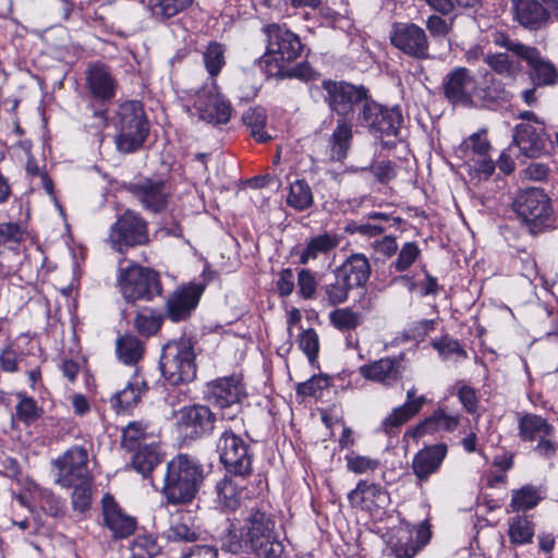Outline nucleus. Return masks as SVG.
I'll list each match as a JSON object with an SVG mask.
<instances>
[{"instance_id": "26", "label": "nucleus", "mask_w": 558, "mask_h": 558, "mask_svg": "<svg viewBox=\"0 0 558 558\" xmlns=\"http://www.w3.org/2000/svg\"><path fill=\"white\" fill-rule=\"evenodd\" d=\"M102 514L106 526L116 538H124L136 530V519L126 514L109 494L102 498Z\"/></svg>"}, {"instance_id": "36", "label": "nucleus", "mask_w": 558, "mask_h": 558, "mask_svg": "<svg viewBox=\"0 0 558 558\" xmlns=\"http://www.w3.org/2000/svg\"><path fill=\"white\" fill-rule=\"evenodd\" d=\"M147 390L146 381L135 375L122 390L112 395L110 398L111 407L117 412L129 411L140 403L142 396Z\"/></svg>"}, {"instance_id": "45", "label": "nucleus", "mask_w": 558, "mask_h": 558, "mask_svg": "<svg viewBox=\"0 0 558 558\" xmlns=\"http://www.w3.org/2000/svg\"><path fill=\"white\" fill-rule=\"evenodd\" d=\"M243 124L250 130L251 136L259 142L266 143L271 136L265 130L267 122L266 110L263 107H251L242 116Z\"/></svg>"}, {"instance_id": "47", "label": "nucleus", "mask_w": 558, "mask_h": 558, "mask_svg": "<svg viewBox=\"0 0 558 558\" xmlns=\"http://www.w3.org/2000/svg\"><path fill=\"white\" fill-rule=\"evenodd\" d=\"M129 558H155L161 553L156 535L147 532L137 533L129 546Z\"/></svg>"}, {"instance_id": "32", "label": "nucleus", "mask_w": 558, "mask_h": 558, "mask_svg": "<svg viewBox=\"0 0 558 558\" xmlns=\"http://www.w3.org/2000/svg\"><path fill=\"white\" fill-rule=\"evenodd\" d=\"M335 270L342 277V280L352 284L353 289L364 287L372 272L367 257L361 253L351 254Z\"/></svg>"}, {"instance_id": "53", "label": "nucleus", "mask_w": 558, "mask_h": 558, "mask_svg": "<svg viewBox=\"0 0 558 558\" xmlns=\"http://www.w3.org/2000/svg\"><path fill=\"white\" fill-rule=\"evenodd\" d=\"M490 148L492 146L485 130L473 133L460 145V149L464 153V156L470 159L472 157H483L487 155Z\"/></svg>"}, {"instance_id": "51", "label": "nucleus", "mask_w": 558, "mask_h": 558, "mask_svg": "<svg viewBox=\"0 0 558 558\" xmlns=\"http://www.w3.org/2000/svg\"><path fill=\"white\" fill-rule=\"evenodd\" d=\"M335 280L322 287L324 299L330 306H337L348 301L352 284L342 280V277L335 270Z\"/></svg>"}, {"instance_id": "7", "label": "nucleus", "mask_w": 558, "mask_h": 558, "mask_svg": "<svg viewBox=\"0 0 558 558\" xmlns=\"http://www.w3.org/2000/svg\"><path fill=\"white\" fill-rule=\"evenodd\" d=\"M322 90L329 110L339 118L352 119L371 96L369 89L364 85L347 81L324 80Z\"/></svg>"}, {"instance_id": "25", "label": "nucleus", "mask_w": 558, "mask_h": 558, "mask_svg": "<svg viewBox=\"0 0 558 558\" xmlns=\"http://www.w3.org/2000/svg\"><path fill=\"white\" fill-rule=\"evenodd\" d=\"M424 396H416V389L411 388L407 392L404 404L395 408L392 412L381 422V429L385 434L396 435L398 429L415 416L426 403Z\"/></svg>"}, {"instance_id": "60", "label": "nucleus", "mask_w": 558, "mask_h": 558, "mask_svg": "<svg viewBox=\"0 0 558 558\" xmlns=\"http://www.w3.org/2000/svg\"><path fill=\"white\" fill-rule=\"evenodd\" d=\"M299 293L305 300L314 299L318 286L316 272L302 268L298 274Z\"/></svg>"}, {"instance_id": "14", "label": "nucleus", "mask_w": 558, "mask_h": 558, "mask_svg": "<svg viewBox=\"0 0 558 558\" xmlns=\"http://www.w3.org/2000/svg\"><path fill=\"white\" fill-rule=\"evenodd\" d=\"M148 242V222L135 210L126 209L110 228L109 243L119 253Z\"/></svg>"}, {"instance_id": "22", "label": "nucleus", "mask_w": 558, "mask_h": 558, "mask_svg": "<svg viewBox=\"0 0 558 558\" xmlns=\"http://www.w3.org/2000/svg\"><path fill=\"white\" fill-rule=\"evenodd\" d=\"M403 360V354L383 357L362 365L360 374L367 380L379 383L386 387H393L402 379Z\"/></svg>"}, {"instance_id": "40", "label": "nucleus", "mask_w": 558, "mask_h": 558, "mask_svg": "<svg viewBox=\"0 0 558 558\" xmlns=\"http://www.w3.org/2000/svg\"><path fill=\"white\" fill-rule=\"evenodd\" d=\"M165 314L153 307H144L136 312L133 328L140 336L150 338L159 332L165 322Z\"/></svg>"}, {"instance_id": "61", "label": "nucleus", "mask_w": 558, "mask_h": 558, "mask_svg": "<svg viewBox=\"0 0 558 558\" xmlns=\"http://www.w3.org/2000/svg\"><path fill=\"white\" fill-rule=\"evenodd\" d=\"M457 396L465 409V411L470 414H474L478 408V398L476 391L470 385L460 381L457 384Z\"/></svg>"}, {"instance_id": "8", "label": "nucleus", "mask_w": 558, "mask_h": 558, "mask_svg": "<svg viewBox=\"0 0 558 558\" xmlns=\"http://www.w3.org/2000/svg\"><path fill=\"white\" fill-rule=\"evenodd\" d=\"M118 286L124 300L132 304L137 301L149 302L162 292L159 274L136 264L120 270Z\"/></svg>"}, {"instance_id": "50", "label": "nucleus", "mask_w": 558, "mask_h": 558, "mask_svg": "<svg viewBox=\"0 0 558 558\" xmlns=\"http://www.w3.org/2000/svg\"><path fill=\"white\" fill-rule=\"evenodd\" d=\"M329 322L337 330L350 332L361 326L364 318L362 313L355 312L351 307H340L329 313Z\"/></svg>"}, {"instance_id": "62", "label": "nucleus", "mask_w": 558, "mask_h": 558, "mask_svg": "<svg viewBox=\"0 0 558 558\" xmlns=\"http://www.w3.org/2000/svg\"><path fill=\"white\" fill-rule=\"evenodd\" d=\"M40 508L51 517H59L64 513V501L52 492L44 490L39 498Z\"/></svg>"}, {"instance_id": "3", "label": "nucleus", "mask_w": 558, "mask_h": 558, "mask_svg": "<svg viewBox=\"0 0 558 558\" xmlns=\"http://www.w3.org/2000/svg\"><path fill=\"white\" fill-rule=\"evenodd\" d=\"M114 144L118 151L133 154L146 142L150 125L144 106L138 100H128L118 108Z\"/></svg>"}, {"instance_id": "30", "label": "nucleus", "mask_w": 558, "mask_h": 558, "mask_svg": "<svg viewBox=\"0 0 558 558\" xmlns=\"http://www.w3.org/2000/svg\"><path fill=\"white\" fill-rule=\"evenodd\" d=\"M244 481L234 475L226 473L223 478L215 486V502L222 511L233 512L241 505V495L244 489Z\"/></svg>"}, {"instance_id": "24", "label": "nucleus", "mask_w": 558, "mask_h": 558, "mask_svg": "<svg viewBox=\"0 0 558 558\" xmlns=\"http://www.w3.org/2000/svg\"><path fill=\"white\" fill-rule=\"evenodd\" d=\"M348 499L353 507L374 512L388 506L390 498L388 492L379 484L361 480L354 489L348 494Z\"/></svg>"}, {"instance_id": "34", "label": "nucleus", "mask_w": 558, "mask_h": 558, "mask_svg": "<svg viewBox=\"0 0 558 558\" xmlns=\"http://www.w3.org/2000/svg\"><path fill=\"white\" fill-rule=\"evenodd\" d=\"M547 497V487L544 484H525L511 490L509 508L511 512H525L535 509Z\"/></svg>"}, {"instance_id": "57", "label": "nucleus", "mask_w": 558, "mask_h": 558, "mask_svg": "<svg viewBox=\"0 0 558 558\" xmlns=\"http://www.w3.org/2000/svg\"><path fill=\"white\" fill-rule=\"evenodd\" d=\"M72 507L74 511L80 513L86 512L92 502V481H84L73 485Z\"/></svg>"}, {"instance_id": "35", "label": "nucleus", "mask_w": 558, "mask_h": 558, "mask_svg": "<svg viewBox=\"0 0 558 558\" xmlns=\"http://www.w3.org/2000/svg\"><path fill=\"white\" fill-rule=\"evenodd\" d=\"M519 437L524 442H534L547 436H555V427L543 416L523 413L518 420Z\"/></svg>"}, {"instance_id": "43", "label": "nucleus", "mask_w": 558, "mask_h": 558, "mask_svg": "<svg viewBox=\"0 0 558 558\" xmlns=\"http://www.w3.org/2000/svg\"><path fill=\"white\" fill-rule=\"evenodd\" d=\"M134 452L132 465L143 476H147L161 462L159 446L156 441H149L142 448L131 450Z\"/></svg>"}, {"instance_id": "54", "label": "nucleus", "mask_w": 558, "mask_h": 558, "mask_svg": "<svg viewBox=\"0 0 558 558\" xmlns=\"http://www.w3.org/2000/svg\"><path fill=\"white\" fill-rule=\"evenodd\" d=\"M397 254V258L390 264V269L404 272L418 259L421 250L416 242H405Z\"/></svg>"}, {"instance_id": "41", "label": "nucleus", "mask_w": 558, "mask_h": 558, "mask_svg": "<svg viewBox=\"0 0 558 558\" xmlns=\"http://www.w3.org/2000/svg\"><path fill=\"white\" fill-rule=\"evenodd\" d=\"M535 535V524L532 517L515 514L508 520V536L513 545L532 543Z\"/></svg>"}, {"instance_id": "44", "label": "nucleus", "mask_w": 558, "mask_h": 558, "mask_svg": "<svg viewBox=\"0 0 558 558\" xmlns=\"http://www.w3.org/2000/svg\"><path fill=\"white\" fill-rule=\"evenodd\" d=\"M227 47L216 40H211L202 52L204 66L209 75L210 82L216 81L227 63Z\"/></svg>"}, {"instance_id": "28", "label": "nucleus", "mask_w": 558, "mask_h": 558, "mask_svg": "<svg viewBox=\"0 0 558 558\" xmlns=\"http://www.w3.org/2000/svg\"><path fill=\"white\" fill-rule=\"evenodd\" d=\"M447 456V446L437 444L425 447L413 458L412 470L420 482H426L429 476L436 473Z\"/></svg>"}, {"instance_id": "38", "label": "nucleus", "mask_w": 558, "mask_h": 558, "mask_svg": "<svg viewBox=\"0 0 558 558\" xmlns=\"http://www.w3.org/2000/svg\"><path fill=\"white\" fill-rule=\"evenodd\" d=\"M165 534L170 542L183 543H193L198 539L199 535L191 515L183 511L172 515L170 526Z\"/></svg>"}, {"instance_id": "63", "label": "nucleus", "mask_w": 558, "mask_h": 558, "mask_svg": "<svg viewBox=\"0 0 558 558\" xmlns=\"http://www.w3.org/2000/svg\"><path fill=\"white\" fill-rule=\"evenodd\" d=\"M328 385L326 376H313L296 386V393L303 397H317Z\"/></svg>"}, {"instance_id": "31", "label": "nucleus", "mask_w": 558, "mask_h": 558, "mask_svg": "<svg viewBox=\"0 0 558 558\" xmlns=\"http://www.w3.org/2000/svg\"><path fill=\"white\" fill-rule=\"evenodd\" d=\"M512 94L505 87V84L494 75H486L483 82L476 84L474 96L475 107H490L493 105L509 102Z\"/></svg>"}, {"instance_id": "15", "label": "nucleus", "mask_w": 558, "mask_h": 558, "mask_svg": "<svg viewBox=\"0 0 558 558\" xmlns=\"http://www.w3.org/2000/svg\"><path fill=\"white\" fill-rule=\"evenodd\" d=\"M390 44L415 60L430 59L429 41L424 28L412 22H396L389 34Z\"/></svg>"}, {"instance_id": "33", "label": "nucleus", "mask_w": 558, "mask_h": 558, "mask_svg": "<svg viewBox=\"0 0 558 558\" xmlns=\"http://www.w3.org/2000/svg\"><path fill=\"white\" fill-rule=\"evenodd\" d=\"M459 424V415L448 414L445 410L438 409L422 423L408 429L405 435L412 438H420L426 434H434L440 430L453 432Z\"/></svg>"}, {"instance_id": "58", "label": "nucleus", "mask_w": 558, "mask_h": 558, "mask_svg": "<svg viewBox=\"0 0 558 558\" xmlns=\"http://www.w3.org/2000/svg\"><path fill=\"white\" fill-rule=\"evenodd\" d=\"M347 469L354 474L373 472L379 466V461L365 456L351 452L345 456Z\"/></svg>"}, {"instance_id": "19", "label": "nucleus", "mask_w": 558, "mask_h": 558, "mask_svg": "<svg viewBox=\"0 0 558 558\" xmlns=\"http://www.w3.org/2000/svg\"><path fill=\"white\" fill-rule=\"evenodd\" d=\"M203 288L198 284H187L175 289L165 302V316L172 323H181L191 318L195 312Z\"/></svg>"}, {"instance_id": "11", "label": "nucleus", "mask_w": 558, "mask_h": 558, "mask_svg": "<svg viewBox=\"0 0 558 558\" xmlns=\"http://www.w3.org/2000/svg\"><path fill=\"white\" fill-rule=\"evenodd\" d=\"M513 206L532 234L541 233L551 227L553 209L543 190L533 187L521 191Z\"/></svg>"}, {"instance_id": "39", "label": "nucleus", "mask_w": 558, "mask_h": 558, "mask_svg": "<svg viewBox=\"0 0 558 558\" xmlns=\"http://www.w3.org/2000/svg\"><path fill=\"white\" fill-rule=\"evenodd\" d=\"M150 426L143 421L130 422L122 429L121 446L126 450H135L142 448L149 441H156Z\"/></svg>"}, {"instance_id": "17", "label": "nucleus", "mask_w": 558, "mask_h": 558, "mask_svg": "<svg viewBox=\"0 0 558 558\" xmlns=\"http://www.w3.org/2000/svg\"><path fill=\"white\" fill-rule=\"evenodd\" d=\"M216 414L203 404L181 408L177 414V427L186 440H197L213 434Z\"/></svg>"}, {"instance_id": "20", "label": "nucleus", "mask_w": 558, "mask_h": 558, "mask_svg": "<svg viewBox=\"0 0 558 558\" xmlns=\"http://www.w3.org/2000/svg\"><path fill=\"white\" fill-rule=\"evenodd\" d=\"M126 190L145 210L154 214L166 210L171 197V193L162 180L144 179L140 182L130 183Z\"/></svg>"}, {"instance_id": "59", "label": "nucleus", "mask_w": 558, "mask_h": 558, "mask_svg": "<svg viewBox=\"0 0 558 558\" xmlns=\"http://www.w3.org/2000/svg\"><path fill=\"white\" fill-rule=\"evenodd\" d=\"M299 348L306 354L311 364H313L318 356L319 338L315 329L308 328L303 330L298 340Z\"/></svg>"}, {"instance_id": "55", "label": "nucleus", "mask_w": 558, "mask_h": 558, "mask_svg": "<svg viewBox=\"0 0 558 558\" xmlns=\"http://www.w3.org/2000/svg\"><path fill=\"white\" fill-rule=\"evenodd\" d=\"M17 397L20 398V401L15 407V415L17 420L26 425L33 424L40 417L43 410L37 405V402L32 397H27L22 393H19Z\"/></svg>"}, {"instance_id": "49", "label": "nucleus", "mask_w": 558, "mask_h": 558, "mask_svg": "<svg viewBox=\"0 0 558 558\" xmlns=\"http://www.w3.org/2000/svg\"><path fill=\"white\" fill-rule=\"evenodd\" d=\"M352 123L350 118H339L332 132L331 149L337 157L344 158L352 142Z\"/></svg>"}, {"instance_id": "48", "label": "nucleus", "mask_w": 558, "mask_h": 558, "mask_svg": "<svg viewBox=\"0 0 558 558\" xmlns=\"http://www.w3.org/2000/svg\"><path fill=\"white\" fill-rule=\"evenodd\" d=\"M314 203V196L308 183L299 179L290 184L287 205L294 210L304 211Z\"/></svg>"}, {"instance_id": "12", "label": "nucleus", "mask_w": 558, "mask_h": 558, "mask_svg": "<svg viewBox=\"0 0 558 558\" xmlns=\"http://www.w3.org/2000/svg\"><path fill=\"white\" fill-rule=\"evenodd\" d=\"M187 101L198 118L207 123L219 125L229 122L232 107L219 92L216 81L203 85L187 94Z\"/></svg>"}, {"instance_id": "2", "label": "nucleus", "mask_w": 558, "mask_h": 558, "mask_svg": "<svg viewBox=\"0 0 558 558\" xmlns=\"http://www.w3.org/2000/svg\"><path fill=\"white\" fill-rule=\"evenodd\" d=\"M264 33L267 47L258 61L259 66L268 76H282L286 66L301 56V40L296 34L276 23L266 25Z\"/></svg>"}, {"instance_id": "6", "label": "nucleus", "mask_w": 558, "mask_h": 558, "mask_svg": "<svg viewBox=\"0 0 558 558\" xmlns=\"http://www.w3.org/2000/svg\"><path fill=\"white\" fill-rule=\"evenodd\" d=\"M196 354L191 339L180 338L163 345L160 371L163 378L173 386L192 383L196 378Z\"/></svg>"}, {"instance_id": "5", "label": "nucleus", "mask_w": 558, "mask_h": 558, "mask_svg": "<svg viewBox=\"0 0 558 558\" xmlns=\"http://www.w3.org/2000/svg\"><path fill=\"white\" fill-rule=\"evenodd\" d=\"M492 36L496 46L505 48L527 64L529 77L535 87L553 86L558 83V69L543 57L536 47L512 39L504 32H495Z\"/></svg>"}, {"instance_id": "37", "label": "nucleus", "mask_w": 558, "mask_h": 558, "mask_svg": "<svg viewBox=\"0 0 558 558\" xmlns=\"http://www.w3.org/2000/svg\"><path fill=\"white\" fill-rule=\"evenodd\" d=\"M146 351L145 342L133 333H124L116 340L118 360L125 365H136Z\"/></svg>"}, {"instance_id": "16", "label": "nucleus", "mask_w": 558, "mask_h": 558, "mask_svg": "<svg viewBox=\"0 0 558 558\" xmlns=\"http://www.w3.org/2000/svg\"><path fill=\"white\" fill-rule=\"evenodd\" d=\"M244 397V386L234 376L218 378L207 384L206 399L215 407L226 411L222 414L225 418H235Z\"/></svg>"}, {"instance_id": "52", "label": "nucleus", "mask_w": 558, "mask_h": 558, "mask_svg": "<svg viewBox=\"0 0 558 558\" xmlns=\"http://www.w3.org/2000/svg\"><path fill=\"white\" fill-rule=\"evenodd\" d=\"M484 62L497 74L508 77H514L521 69L519 61L502 52L486 54Z\"/></svg>"}, {"instance_id": "64", "label": "nucleus", "mask_w": 558, "mask_h": 558, "mask_svg": "<svg viewBox=\"0 0 558 558\" xmlns=\"http://www.w3.org/2000/svg\"><path fill=\"white\" fill-rule=\"evenodd\" d=\"M20 354L9 344L0 351V369L5 373H16L19 371Z\"/></svg>"}, {"instance_id": "27", "label": "nucleus", "mask_w": 558, "mask_h": 558, "mask_svg": "<svg viewBox=\"0 0 558 558\" xmlns=\"http://www.w3.org/2000/svg\"><path fill=\"white\" fill-rule=\"evenodd\" d=\"M341 235L336 232L325 231L308 238L303 248L298 252L299 263L306 265L320 257L327 258L341 243Z\"/></svg>"}, {"instance_id": "4", "label": "nucleus", "mask_w": 558, "mask_h": 558, "mask_svg": "<svg viewBox=\"0 0 558 558\" xmlns=\"http://www.w3.org/2000/svg\"><path fill=\"white\" fill-rule=\"evenodd\" d=\"M275 521L262 508H251L242 527L244 543L258 558H282L284 547L276 539Z\"/></svg>"}, {"instance_id": "42", "label": "nucleus", "mask_w": 558, "mask_h": 558, "mask_svg": "<svg viewBox=\"0 0 558 558\" xmlns=\"http://www.w3.org/2000/svg\"><path fill=\"white\" fill-rule=\"evenodd\" d=\"M412 533L409 524L400 525L393 531L388 545L395 558H413L418 553Z\"/></svg>"}, {"instance_id": "10", "label": "nucleus", "mask_w": 558, "mask_h": 558, "mask_svg": "<svg viewBox=\"0 0 558 558\" xmlns=\"http://www.w3.org/2000/svg\"><path fill=\"white\" fill-rule=\"evenodd\" d=\"M93 448L92 441H84L82 445H73L60 457L52 461L56 469V484L64 488L84 481H93L89 469V454Z\"/></svg>"}, {"instance_id": "13", "label": "nucleus", "mask_w": 558, "mask_h": 558, "mask_svg": "<svg viewBox=\"0 0 558 558\" xmlns=\"http://www.w3.org/2000/svg\"><path fill=\"white\" fill-rule=\"evenodd\" d=\"M217 452L227 473L246 480L253 473V452L232 429H225L218 438Z\"/></svg>"}, {"instance_id": "23", "label": "nucleus", "mask_w": 558, "mask_h": 558, "mask_svg": "<svg viewBox=\"0 0 558 558\" xmlns=\"http://www.w3.org/2000/svg\"><path fill=\"white\" fill-rule=\"evenodd\" d=\"M549 137L542 123H520L513 131V143L521 153L530 158H536L547 151Z\"/></svg>"}, {"instance_id": "9", "label": "nucleus", "mask_w": 558, "mask_h": 558, "mask_svg": "<svg viewBox=\"0 0 558 558\" xmlns=\"http://www.w3.org/2000/svg\"><path fill=\"white\" fill-rule=\"evenodd\" d=\"M402 123L403 114L399 106H384L372 95L356 114V124L375 137L397 136Z\"/></svg>"}, {"instance_id": "1", "label": "nucleus", "mask_w": 558, "mask_h": 558, "mask_svg": "<svg viewBox=\"0 0 558 558\" xmlns=\"http://www.w3.org/2000/svg\"><path fill=\"white\" fill-rule=\"evenodd\" d=\"M204 465L194 457L180 453L167 463L162 495L170 505H189L205 480Z\"/></svg>"}, {"instance_id": "56", "label": "nucleus", "mask_w": 558, "mask_h": 558, "mask_svg": "<svg viewBox=\"0 0 558 558\" xmlns=\"http://www.w3.org/2000/svg\"><path fill=\"white\" fill-rule=\"evenodd\" d=\"M432 345L435 350H437V352L444 360H449L452 357H457V359H466L468 357V353L463 349V347L460 344V342L457 339H452L449 336H442L439 339H435L432 342Z\"/></svg>"}, {"instance_id": "46", "label": "nucleus", "mask_w": 558, "mask_h": 558, "mask_svg": "<svg viewBox=\"0 0 558 558\" xmlns=\"http://www.w3.org/2000/svg\"><path fill=\"white\" fill-rule=\"evenodd\" d=\"M194 0H148L147 9L160 22L167 21L189 9Z\"/></svg>"}, {"instance_id": "21", "label": "nucleus", "mask_w": 558, "mask_h": 558, "mask_svg": "<svg viewBox=\"0 0 558 558\" xmlns=\"http://www.w3.org/2000/svg\"><path fill=\"white\" fill-rule=\"evenodd\" d=\"M85 86L92 100L106 105L114 99L118 82L108 65L96 62L86 70Z\"/></svg>"}, {"instance_id": "18", "label": "nucleus", "mask_w": 558, "mask_h": 558, "mask_svg": "<svg viewBox=\"0 0 558 558\" xmlns=\"http://www.w3.org/2000/svg\"><path fill=\"white\" fill-rule=\"evenodd\" d=\"M477 80L471 70L463 66L452 69L442 80V93L452 106L474 108Z\"/></svg>"}, {"instance_id": "29", "label": "nucleus", "mask_w": 558, "mask_h": 558, "mask_svg": "<svg viewBox=\"0 0 558 558\" xmlns=\"http://www.w3.org/2000/svg\"><path fill=\"white\" fill-rule=\"evenodd\" d=\"M512 3L515 21L530 31H537L549 21L548 10L537 0H513Z\"/></svg>"}]
</instances>
